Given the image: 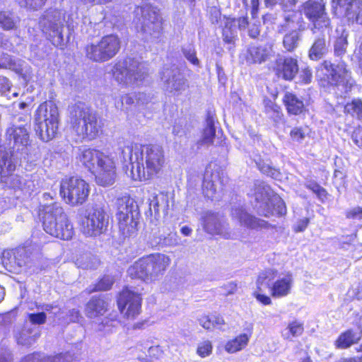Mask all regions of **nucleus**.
Listing matches in <instances>:
<instances>
[{
	"mask_svg": "<svg viewBox=\"0 0 362 362\" xmlns=\"http://www.w3.org/2000/svg\"><path fill=\"white\" fill-rule=\"evenodd\" d=\"M123 162H129L127 174L133 180L146 181L163 170L165 158L163 149L157 145L142 146L131 143L120 148Z\"/></svg>",
	"mask_w": 362,
	"mask_h": 362,
	"instance_id": "nucleus-1",
	"label": "nucleus"
},
{
	"mask_svg": "<svg viewBox=\"0 0 362 362\" xmlns=\"http://www.w3.org/2000/svg\"><path fill=\"white\" fill-rule=\"evenodd\" d=\"M76 158L86 168L93 170L98 185L109 186L115 183L117 177L116 164L111 155L94 148H81Z\"/></svg>",
	"mask_w": 362,
	"mask_h": 362,
	"instance_id": "nucleus-2",
	"label": "nucleus"
},
{
	"mask_svg": "<svg viewBox=\"0 0 362 362\" xmlns=\"http://www.w3.org/2000/svg\"><path fill=\"white\" fill-rule=\"evenodd\" d=\"M276 276L277 271L274 269L264 271L258 276L253 296L258 302L264 305L272 304L270 296L265 293L267 289H269L271 296L275 298L286 297L291 292L293 284L292 274H282L274 281Z\"/></svg>",
	"mask_w": 362,
	"mask_h": 362,
	"instance_id": "nucleus-3",
	"label": "nucleus"
},
{
	"mask_svg": "<svg viewBox=\"0 0 362 362\" xmlns=\"http://www.w3.org/2000/svg\"><path fill=\"white\" fill-rule=\"evenodd\" d=\"M170 263L168 255L154 253L138 259L129 267L127 273L132 279L152 281L163 276Z\"/></svg>",
	"mask_w": 362,
	"mask_h": 362,
	"instance_id": "nucleus-4",
	"label": "nucleus"
},
{
	"mask_svg": "<svg viewBox=\"0 0 362 362\" xmlns=\"http://www.w3.org/2000/svg\"><path fill=\"white\" fill-rule=\"evenodd\" d=\"M41 216L46 233L62 240H69L74 235L73 226L59 204L43 206Z\"/></svg>",
	"mask_w": 362,
	"mask_h": 362,
	"instance_id": "nucleus-5",
	"label": "nucleus"
},
{
	"mask_svg": "<svg viewBox=\"0 0 362 362\" xmlns=\"http://www.w3.org/2000/svg\"><path fill=\"white\" fill-rule=\"evenodd\" d=\"M71 124L76 134L83 139H94L100 126L96 115L83 103L75 105L71 111Z\"/></svg>",
	"mask_w": 362,
	"mask_h": 362,
	"instance_id": "nucleus-6",
	"label": "nucleus"
},
{
	"mask_svg": "<svg viewBox=\"0 0 362 362\" xmlns=\"http://www.w3.org/2000/svg\"><path fill=\"white\" fill-rule=\"evenodd\" d=\"M35 131L43 141H49L56 136L59 128V111L52 103H44L37 107L35 115Z\"/></svg>",
	"mask_w": 362,
	"mask_h": 362,
	"instance_id": "nucleus-7",
	"label": "nucleus"
},
{
	"mask_svg": "<svg viewBox=\"0 0 362 362\" xmlns=\"http://www.w3.org/2000/svg\"><path fill=\"white\" fill-rule=\"evenodd\" d=\"M254 197L259 205H256L259 215L269 217L271 215H284L286 207L283 199L274 194L272 189L265 183L259 182L255 184Z\"/></svg>",
	"mask_w": 362,
	"mask_h": 362,
	"instance_id": "nucleus-8",
	"label": "nucleus"
},
{
	"mask_svg": "<svg viewBox=\"0 0 362 362\" xmlns=\"http://www.w3.org/2000/svg\"><path fill=\"white\" fill-rule=\"evenodd\" d=\"M148 67L144 62L132 59L117 62L113 68L115 80L125 86L139 85L148 75Z\"/></svg>",
	"mask_w": 362,
	"mask_h": 362,
	"instance_id": "nucleus-9",
	"label": "nucleus"
},
{
	"mask_svg": "<svg viewBox=\"0 0 362 362\" xmlns=\"http://www.w3.org/2000/svg\"><path fill=\"white\" fill-rule=\"evenodd\" d=\"M135 13L136 29L153 38H158L163 26L161 18L156 9L151 6L144 5L137 7Z\"/></svg>",
	"mask_w": 362,
	"mask_h": 362,
	"instance_id": "nucleus-10",
	"label": "nucleus"
},
{
	"mask_svg": "<svg viewBox=\"0 0 362 362\" xmlns=\"http://www.w3.org/2000/svg\"><path fill=\"white\" fill-rule=\"evenodd\" d=\"M89 192V185L78 177L64 178L61 182L59 194L69 204L75 206L83 204Z\"/></svg>",
	"mask_w": 362,
	"mask_h": 362,
	"instance_id": "nucleus-11",
	"label": "nucleus"
},
{
	"mask_svg": "<svg viewBox=\"0 0 362 362\" xmlns=\"http://www.w3.org/2000/svg\"><path fill=\"white\" fill-rule=\"evenodd\" d=\"M120 40L117 35H105L97 44H92L86 47V55L93 61L105 62L116 55L120 49Z\"/></svg>",
	"mask_w": 362,
	"mask_h": 362,
	"instance_id": "nucleus-12",
	"label": "nucleus"
},
{
	"mask_svg": "<svg viewBox=\"0 0 362 362\" xmlns=\"http://www.w3.org/2000/svg\"><path fill=\"white\" fill-rule=\"evenodd\" d=\"M29 130L27 117H19L11 124L6 136L14 151L26 153L31 144Z\"/></svg>",
	"mask_w": 362,
	"mask_h": 362,
	"instance_id": "nucleus-13",
	"label": "nucleus"
},
{
	"mask_svg": "<svg viewBox=\"0 0 362 362\" xmlns=\"http://www.w3.org/2000/svg\"><path fill=\"white\" fill-rule=\"evenodd\" d=\"M134 208H136V206L134 204L133 200L129 198L122 199L119 203L117 217L119 232L124 238L136 233L138 212Z\"/></svg>",
	"mask_w": 362,
	"mask_h": 362,
	"instance_id": "nucleus-14",
	"label": "nucleus"
},
{
	"mask_svg": "<svg viewBox=\"0 0 362 362\" xmlns=\"http://www.w3.org/2000/svg\"><path fill=\"white\" fill-rule=\"evenodd\" d=\"M109 216L101 206L91 208L82 225L83 233L88 236H97L103 233L107 228Z\"/></svg>",
	"mask_w": 362,
	"mask_h": 362,
	"instance_id": "nucleus-15",
	"label": "nucleus"
},
{
	"mask_svg": "<svg viewBox=\"0 0 362 362\" xmlns=\"http://www.w3.org/2000/svg\"><path fill=\"white\" fill-rule=\"evenodd\" d=\"M304 15L313 23V30L329 28L330 21L325 12V4L320 1L308 0L303 5Z\"/></svg>",
	"mask_w": 362,
	"mask_h": 362,
	"instance_id": "nucleus-16",
	"label": "nucleus"
},
{
	"mask_svg": "<svg viewBox=\"0 0 362 362\" xmlns=\"http://www.w3.org/2000/svg\"><path fill=\"white\" fill-rule=\"evenodd\" d=\"M286 21L285 27L292 30L284 35L283 45L287 51L292 52L298 46L300 40V33L305 30V23L299 12H293L288 15Z\"/></svg>",
	"mask_w": 362,
	"mask_h": 362,
	"instance_id": "nucleus-17",
	"label": "nucleus"
},
{
	"mask_svg": "<svg viewBox=\"0 0 362 362\" xmlns=\"http://www.w3.org/2000/svg\"><path fill=\"white\" fill-rule=\"evenodd\" d=\"M64 23V18L58 11L47 14L40 21L43 33L48 36L49 39L55 46L62 45Z\"/></svg>",
	"mask_w": 362,
	"mask_h": 362,
	"instance_id": "nucleus-18",
	"label": "nucleus"
},
{
	"mask_svg": "<svg viewBox=\"0 0 362 362\" xmlns=\"http://www.w3.org/2000/svg\"><path fill=\"white\" fill-rule=\"evenodd\" d=\"M161 79L165 91L178 95L188 88L187 79L175 66L165 67L162 71Z\"/></svg>",
	"mask_w": 362,
	"mask_h": 362,
	"instance_id": "nucleus-19",
	"label": "nucleus"
},
{
	"mask_svg": "<svg viewBox=\"0 0 362 362\" xmlns=\"http://www.w3.org/2000/svg\"><path fill=\"white\" fill-rule=\"evenodd\" d=\"M2 263L10 272L18 273L27 267H31V259L24 247L13 250H5L2 254Z\"/></svg>",
	"mask_w": 362,
	"mask_h": 362,
	"instance_id": "nucleus-20",
	"label": "nucleus"
},
{
	"mask_svg": "<svg viewBox=\"0 0 362 362\" xmlns=\"http://www.w3.org/2000/svg\"><path fill=\"white\" fill-rule=\"evenodd\" d=\"M141 298L140 296L129 290L124 289L118 298V307L127 317H134L140 314Z\"/></svg>",
	"mask_w": 362,
	"mask_h": 362,
	"instance_id": "nucleus-21",
	"label": "nucleus"
},
{
	"mask_svg": "<svg viewBox=\"0 0 362 362\" xmlns=\"http://www.w3.org/2000/svg\"><path fill=\"white\" fill-rule=\"evenodd\" d=\"M223 179L218 171L206 170L203 181V193L206 197L214 199L220 197L223 190Z\"/></svg>",
	"mask_w": 362,
	"mask_h": 362,
	"instance_id": "nucleus-22",
	"label": "nucleus"
},
{
	"mask_svg": "<svg viewBox=\"0 0 362 362\" xmlns=\"http://www.w3.org/2000/svg\"><path fill=\"white\" fill-rule=\"evenodd\" d=\"M45 323V318H28L24 327L16 337L18 344L30 346L40 336L38 325Z\"/></svg>",
	"mask_w": 362,
	"mask_h": 362,
	"instance_id": "nucleus-23",
	"label": "nucleus"
},
{
	"mask_svg": "<svg viewBox=\"0 0 362 362\" xmlns=\"http://www.w3.org/2000/svg\"><path fill=\"white\" fill-rule=\"evenodd\" d=\"M231 216L233 218L237 220L241 226L247 228L258 230L269 228L271 226L267 221L248 214L242 207L233 209Z\"/></svg>",
	"mask_w": 362,
	"mask_h": 362,
	"instance_id": "nucleus-24",
	"label": "nucleus"
},
{
	"mask_svg": "<svg viewBox=\"0 0 362 362\" xmlns=\"http://www.w3.org/2000/svg\"><path fill=\"white\" fill-rule=\"evenodd\" d=\"M204 230L211 235H221L228 238L223 218L218 214L206 212L202 218Z\"/></svg>",
	"mask_w": 362,
	"mask_h": 362,
	"instance_id": "nucleus-25",
	"label": "nucleus"
},
{
	"mask_svg": "<svg viewBox=\"0 0 362 362\" xmlns=\"http://www.w3.org/2000/svg\"><path fill=\"white\" fill-rule=\"evenodd\" d=\"M276 70L285 80H292L298 71L297 59L293 57H279L276 61Z\"/></svg>",
	"mask_w": 362,
	"mask_h": 362,
	"instance_id": "nucleus-26",
	"label": "nucleus"
},
{
	"mask_svg": "<svg viewBox=\"0 0 362 362\" xmlns=\"http://www.w3.org/2000/svg\"><path fill=\"white\" fill-rule=\"evenodd\" d=\"M323 66L328 72V78L332 84L337 86L348 82L349 74L344 64L334 66L331 62L325 61Z\"/></svg>",
	"mask_w": 362,
	"mask_h": 362,
	"instance_id": "nucleus-27",
	"label": "nucleus"
},
{
	"mask_svg": "<svg viewBox=\"0 0 362 362\" xmlns=\"http://www.w3.org/2000/svg\"><path fill=\"white\" fill-rule=\"evenodd\" d=\"M168 206L167 196L163 193L154 194L150 199L149 210L155 218L160 216V213H165Z\"/></svg>",
	"mask_w": 362,
	"mask_h": 362,
	"instance_id": "nucleus-28",
	"label": "nucleus"
},
{
	"mask_svg": "<svg viewBox=\"0 0 362 362\" xmlns=\"http://www.w3.org/2000/svg\"><path fill=\"white\" fill-rule=\"evenodd\" d=\"M270 50L267 47L252 46L248 48L246 60L250 64L262 63L269 55Z\"/></svg>",
	"mask_w": 362,
	"mask_h": 362,
	"instance_id": "nucleus-29",
	"label": "nucleus"
},
{
	"mask_svg": "<svg viewBox=\"0 0 362 362\" xmlns=\"http://www.w3.org/2000/svg\"><path fill=\"white\" fill-rule=\"evenodd\" d=\"M284 102L288 112L293 115H298L303 112L304 105L302 100H299L291 93H286L284 97Z\"/></svg>",
	"mask_w": 362,
	"mask_h": 362,
	"instance_id": "nucleus-30",
	"label": "nucleus"
},
{
	"mask_svg": "<svg viewBox=\"0 0 362 362\" xmlns=\"http://www.w3.org/2000/svg\"><path fill=\"white\" fill-rule=\"evenodd\" d=\"M250 336L247 334H240L226 344L225 350L230 354L238 352L247 345Z\"/></svg>",
	"mask_w": 362,
	"mask_h": 362,
	"instance_id": "nucleus-31",
	"label": "nucleus"
},
{
	"mask_svg": "<svg viewBox=\"0 0 362 362\" xmlns=\"http://www.w3.org/2000/svg\"><path fill=\"white\" fill-rule=\"evenodd\" d=\"M16 168L9 154L0 151V181L8 177Z\"/></svg>",
	"mask_w": 362,
	"mask_h": 362,
	"instance_id": "nucleus-32",
	"label": "nucleus"
},
{
	"mask_svg": "<svg viewBox=\"0 0 362 362\" xmlns=\"http://www.w3.org/2000/svg\"><path fill=\"white\" fill-rule=\"evenodd\" d=\"M359 338L357 333L351 330H347L339 335L335 341V346L338 349H346L352 344L357 343Z\"/></svg>",
	"mask_w": 362,
	"mask_h": 362,
	"instance_id": "nucleus-33",
	"label": "nucleus"
},
{
	"mask_svg": "<svg viewBox=\"0 0 362 362\" xmlns=\"http://www.w3.org/2000/svg\"><path fill=\"white\" fill-rule=\"evenodd\" d=\"M327 51V48L325 38L319 37L318 39L315 40L311 48L310 49L309 57L312 60H318L323 57Z\"/></svg>",
	"mask_w": 362,
	"mask_h": 362,
	"instance_id": "nucleus-34",
	"label": "nucleus"
},
{
	"mask_svg": "<svg viewBox=\"0 0 362 362\" xmlns=\"http://www.w3.org/2000/svg\"><path fill=\"white\" fill-rule=\"evenodd\" d=\"M347 18L349 21H356L362 25V1L352 0L350 1L349 10L347 13Z\"/></svg>",
	"mask_w": 362,
	"mask_h": 362,
	"instance_id": "nucleus-35",
	"label": "nucleus"
},
{
	"mask_svg": "<svg viewBox=\"0 0 362 362\" xmlns=\"http://www.w3.org/2000/svg\"><path fill=\"white\" fill-rule=\"evenodd\" d=\"M107 303L100 298H93L87 304V311L88 314L95 317L103 315L106 311Z\"/></svg>",
	"mask_w": 362,
	"mask_h": 362,
	"instance_id": "nucleus-36",
	"label": "nucleus"
},
{
	"mask_svg": "<svg viewBox=\"0 0 362 362\" xmlns=\"http://www.w3.org/2000/svg\"><path fill=\"white\" fill-rule=\"evenodd\" d=\"M349 4L350 2L348 0H332V13L336 16H346L347 18Z\"/></svg>",
	"mask_w": 362,
	"mask_h": 362,
	"instance_id": "nucleus-37",
	"label": "nucleus"
},
{
	"mask_svg": "<svg viewBox=\"0 0 362 362\" xmlns=\"http://www.w3.org/2000/svg\"><path fill=\"white\" fill-rule=\"evenodd\" d=\"M148 355L137 354L136 358L141 362H151L153 359L158 358L163 355V350L159 346H153L148 348Z\"/></svg>",
	"mask_w": 362,
	"mask_h": 362,
	"instance_id": "nucleus-38",
	"label": "nucleus"
},
{
	"mask_svg": "<svg viewBox=\"0 0 362 362\" xmlns=\"http://www.w3.org/2000/svg\"><path fill=\"white\" fill-rule=\"evenodd\" d=\"M303 332V324L300 322L295 320L286 329L282 332V336L284 339H290L291 336L295 337L300 336Z\"/></svg>",
	"mask_w": 362,
	"mask_h": 362,
	"instance_id": "nucleus-39",
	"label": "nucleus"
},
{
	"mask_svg": "<svg viewBox=\"0 0 362 362\" xmlns=\"http://www.w3.org/2000/svg\"><path fill=\"white\" fill-rule=\"evenodd\" d=\"M200 325L204 329L208 330H213L214 329H223L222 325H224L223 318H199Z\"/></svg>",
	"mask_w": 362,
	"mask_h": 362,
	"instance_id": "nucleus-40",
	"label": "nucleus"
},
{
	"mask_svg": "<svg viewBox=\"0 0 362 362\" xmlns=\"http://www.w3.org/2000/svg\"><path fill=\"white\" fill-rule=\"evenodd\" d=\"M214 136L215 128L214 123L211 120L208 119L206 126L203 131V134L200 142L202 144L210 145L214 142Z\"/></svg>",
	"mask_w": 362,
	"mask_h": 362,
	"instance_id": "nucleus-41",
	"label": "nucleus"
},
{
	"mask_svg": "<svg viewBox=\"0 0 362 362\" xmlns=\"http://www.w3.org/2000/svg\"><path fill=\"white\" fill-rule=\"evenodd\" d=\"M344 111L351 115H356L362 118V101L360 99H355L351 103H347L344 107Z\"/></svg>",
	"mask_w": 362,
	"mask_h": 362,
	"instance_id": "nucleus-42",
	"label": "nucleus"
},
{
	"mask_svg": "<svg viewBox=\"0 0 362 362\" xmlns=\"http://www.w3.org/2000/svg\"><path fill=\"white\" fill-rule=\"evenodd\" d=\"M115 280L111 276H103L94 287L89 291L90 293L94 291H107L110 289Z\"/></svg>",
	"mask_w": 362,
	"mask_h": 362,
	"instance_id": "nucleus-43",
	"label": "nucleus"
},
{
	"mask_svg": "<svg viewBox=\"0 0 362 362\" xmlns=\"http://www.w3.org/2000/svg\"><path fill=\"white\" fill-rule=\"evenodd\" d=\"M348 45L347 35L344 33L339 37L334 43V53L337 56H342L346 51Z\"/></svg>",
	"mask_w": 362,
	"mask_h": 362,
	"instance_id": "nucleus-44",
	"label": "nucleus"
},
{
	"mask_svg": "<svg viewBox=\"0 0 362 362\" xmlns=\"http://www.w3.org/2000/svg\"><path fill=\"white\" fill-rule=\"evenodd\" d=\"M134 103L133 96L125 94L119 98H116L115 101V107L118 110H122L124 107L127 109Z\"/></svg>",
	"mask_w": 362,
	"mask_h": 362,
	"instance_id": "nucleus-45",
	"label": "nucleus"
},
{
	"mask_svg": "<svg viewBox=\"0 0 362 362\" xmlns=\"http://www.w3.org/2000/svg\"><path fill=\"white\" fill-rule=\"evenodd\" d=\"M237 34L236 29L232 26L230 23L227 21L226 22L224 28L223 29V40L226 42L231 43L233 42L234 38Z\"/></svg>",
	"mask_w": 362,
	"mask_h": 362,
	"instance_id": "nucleus-46",
	"label": "nucleus"
},
{
	"mask_svg": "<svg viewBox=\"0 0 362 362\" xmlns=\"http://www.w3.org/2000/svg\"><path fill=\"white\" fill-rule=\"evenodd\" d=\"M15 21L11 14L1 12L0 13V25L6 30L12 29L15 26Z\"/></svg>",
	"mask_w": 362,
	"mask_h": 362,
	"instance_id": "nucleus-47",
	"label": "nucleus"
},
{
	"mask_svg": "<svg viewBox=\"0 0 362 362\" xmlns=\"http://www.w3.org/2000/svg\"><path fill=\"white\" fill-rule=\"evenodd\" d=\"M16 71L21 75L25 80H29L33 74L32 68L25 62L20 63L16 68Z\"/></svg>",
	"mask_w": 362,
	"mask_h": 362,
	"instance_id": "nucleus-48",
	"label": "nucleus"
},
{
	"mask_svg": "<svg viewBox=\"0 0 362 362\" xmlns=\"http://www.w3.org/2000/svg\"><path fill=\"white\" fill-rule=\"evenodd\" d=\"M228 23L232 24V26L237 30H245L247 28L249 23L247 17H240L238 18L228 19Z\"/></svg>",
	"mask_w": 362,
	"mask_h": 362,
	"instance_id": "nucleus-49",
	"label": "nucleus"
},
{
	"mask_svg": "<svg viewBox=\"0 0 362 362\" xmlns=\"http://www.w3.org/2000/svg\"><path fill=\"white\" fill-rule=\"evenodd\" d=\"M11 91V84L8 78L0 76V95L11 98L9 95Z\"/></svg>",
	"mask_w": 362,
	"mask_h": 362,
	"instance_id": "nucleus-50",
	"label": "nucleus"
},
{
	"mask_svg": "<svg viewBox=\"0 0 362 362\" xmlns=\"http://www.w3.org/2000/svg\"><path fill=\"white\" fill-rule=\"evenodd\" d=\"M21 6L37 10L42 8L46 0H17Z\"/></svg>",
	"mask_w": 362,
	"mask_h": 362,
	"instance_id": "nucleus-51",
	"label": "nucleus"
},
{
	"mask_svg": "<svg viewBox=\"0 0 362 362\" xmlns=\"http://www.w3.org/2000/svg\"><path fill=\"white\" fill-rule=\"evenodd\" d=\"M212 345L209 341H205L201 343L197 348V354L202 357H206L211 354Z\"/></svg>",
	"mask_w": 362,
	"mask_h": 362,
	"instance_id": "nucleus-52",
	"label": "nucleus"
},
{
	"mask_svg": "<svg viewBox=\"0 0 362 362\" xmlns=\"http://www.w3.org/2000/svg\"><path fill=\"white\" fill-rule=\"evenodd\" d=\"M291 139L297 142H301L305 137V131L301 127H295L291 132Z\"/></svg>",
	"mask_w": 362,
	"mask_h": 362,
	"instance_id": "nucleus-53",
	"label": "nucleus"
},
{
	"mask_svg": "<svg viewBox=\"0 0 362 362\" xmlns=\"http://www.w3.org/2000/svg\"><path fill=\"white\" fill-rule=\"evenodd\" d=\"M124 319L127 320V322H122V323H124L125 325L127 326L128 329H142L146 324L145 320L134 322V320H136V318L127 317V318H124Z\"/></svg>",
	"mask_w": 362,
	"mask_h": 362,
	"instance_id": "nucleus-54",
	"label": "nucleus"
},
{
	"mask_svg": "<svg viewBox=\"0 0 362 362\" xmlns=\"http://www.w3.org/2000/svg\"><path fill=\"white\" fill-rule=\"evenodd\" d=\"M300 78L304 83H309L313 78V74L309 68L303 69L300 71Z\"/></svg>",
	"mask_w": 362,
	"mask_h": 362,
	"instance_id": "nucleus-55",
	"label": "nucleus"
},
{
	"mask_svg": "<svg viewBox=\"0 0 362 362\" xmlns=\"http://www.w3.org/2000/svg\"><path fill=\"white\" fill-rule=\"evenodd\" d=\"M309 222H310V220L308 218H304L299 220L298 221H297V223L294 226V228H293L294 230L297 233L302 232V231L305 230V228H307Z\"/></svg>",
	"mask_w": 362,
	"mask_h": 362,
	"instance_id": "nucleus-56",
	"label": "nucleus"
},
{
	"mask_svg": "<svg viewBox=\"0 0 362 362\" xmlns=\"http://www.w3.org/2000/svg\"><path fill=\"white\" fill-rule=\"evenodd\" d=\"M55 358V356L47 357V358H44L43 359L40 360L39 354H32V355H28V356H25L21 361V362H45L49 358Z\"/></svg>",
	"mask_w": 362,
	"mask_h": 362,
	"instance_id": "nucleus-57",
	"label": "nucleus"
},
{
	"mask_svg": "<svg viewBox=\"0 0 362 362\" xmlns=\"http://www.w3.org/2000/svg\"><path fill=\"white\" fill-rule=\"evenodd\" d=\"M346 216L348 218H362V208L357 206L349 210L346 214Z\"/></svg>",
	"mask_w": 362,
	"mask_h": 362,
	"instance_id": "nucleus-58",
	"label": "nucleus"
},
{
	"mask_svg": "<svg viewBox=\"0 0 362 362\" xmlns=\"http://www.w3.org/2000/svg\"><path fill=\"white\" fill-rule=\"evenodd\" d=\"M307 187L311 189L318 196H324L325 194V190L316 183H310V185H307Z\"/></svg>",
	"mask_w": 362,
	"mask_h": 362,
	"instance_id": "nucleus-59",
	"label": "nucleus"
},
{
	"mask_svg": "<svg viewBox=\"0 0 362 362\" xmlns=\"http://www.w3.org/2000/svg\"><path fill=\"white\" fill-rule=\"evenodd\" d=\"M353 297L358 300L362 299V281L350 291Z\"/></svg>",
	"mask_w": 362,
	"mask_h": 362,
	"instance_id": "nucleus-60",
	"label": "nucleus"
},
{
	"mask_svg": "<svg viewBox=\"0 0 362 362\" xmlns=\"http://www.w3.org/2000/svg\"><path fill=\"white\" fill-rule=\"evenodd\" d=\"M98 319V321L97 322H95V324H98V328H96V329L99 330V331H102L104 329V327H105V325H108L110 323H112L114 320L112 318H108V317H106V318H97Z\"/></svg>",
	"mask_w": 362,
	"mask_h": 362,
	"instance_id": "nucleus-61",
	"label": "nucleus"
},
{
	"mask_svg": "<svg viewBox=\"0 0 362 362\" xmlns=\"http://www.w3.org/2000/svg\"><path fill=\"white\" fill-rule=\"evenodd\" d=\"M352 139L356 145L358 147H362V129L354 132L352 135Z\"/></svg>",
	"mask_w": 362,
	"mask_h": 362,
	"instance_id": "nucleus-62",
	"label": "nucleus"
},
{
	"mask_svg": "<svg viewBox=\"0 0 362 362\" xmlns=\"http://www.w3.org/2000/svg\"><path fill=\"white\" fill-rule=\"evenodd\" d=\"M12 357L8 351L0 353V362H11Z\"/></svg>",
	"mask_w": 362,
	"mask_h": 362,
	"instance_id": "nucleus-63",
	"label": "nucleus"
},
{
	"mask_svg": "<svg viewBox=\"0 0 362 362\" xmlns=\"http://www.w3.org/2000/svg\"><path fill=\"white\" fill-rule=\"evenodd\" d=\"M356 57L358 62V66L361 69V72L362 74V42L361 44L358 48V52L356 53Z\"/></svg>",
	"mask_w": 362,
	"mask_h": 362,
	"instance_id": "nucleus-64",
	"label": "nucleus"
}]
</instances>
